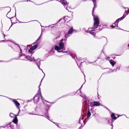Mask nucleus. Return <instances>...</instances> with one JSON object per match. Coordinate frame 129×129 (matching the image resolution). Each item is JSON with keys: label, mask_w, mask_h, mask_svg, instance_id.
Masks as SVG:
<instances>
[{"label": "nucleus", "mask_w": 129, "mask_h": 129, "mask_svg": "<svg viewBox=\"0 0 129 129\" xmlns=\"http://www.w3.org/2000/svg\"><path fill=\"white\" fill-rule=\"evenodd\" d=\"M63 39H62L60 41L61 42L59 43V46H54L55 49L57 51L59 52H62L63 53H68V52L67 51H63L62 50H65L64 48V44L62 42Z\"/></svg>", "instance_id": "obj_2"}, {"label": "nucleus", "mask_w": 129, "mask_h": 129, "mask_svg": "<svg viewBox=\"0 0 129 129\" xmlns=\"http://www.w3.org/2000/svg\"><path fill=\"white\" fill-rule=\"evenodd\" d=\"M128 14L126 13L127 15Z\"/></svg>", "instance_id": "obj_39"}, {"label": "nucleus", "mask_w": 129, "mask_h": 129, "mask_svg": "<svg viewBox=\"0 0 129 129\" xmlns=\"http://www.w3.org/2000/svg\"><path fill=\"white\" fill-rule=\"evenodd\" d=\"M13 102L14 103L15 105L16 106V107L19 110V111L18 112V114H19V112L20 111V108L19 107V106H20V104L19 103H18V101L16 100H13Z\"/></svg>", "instance_id": "obj_5"}, {"label": "nucleus", "mask_w": 129, "mask_h": 129, "mask_svg": "<svg viewBox=\"0 0 129 129\" xmlns=\"http://www.w3.org/2000/svg\"><path fill=\"white\" fill-rule=\"evenodd\" d=\"M33 50L31 48L29 50V52H31Z\"/></svg>", "instance_id": "obj_23"}, {"label": "nucleus", "mask_w": 129, "mask_h": 129, "mask_svg": "<svg viewBox=\"0 0 129 129\" xmlns=\"http://www.w3.org/2000/svg\"><path fill=\"white\" fill-rule=\"evenodd\" d=\"M3 34L4 35V38L5 37V35L4 34Z\"/></svg>", "instance_id": "obj_29"}, {"label": "nucleus", "mask_w": 129, "mask_h": 129, "mask_svg": "<svg viewBox=\"0 0 129 129\" xmlns=\"http://www.w3.org/2000/svg\"><path fill=\"white\" fill-rule=\"evenodd\" d=\"M68 21H70V20H68ZM67 21H68V20Z\"/></svg>", "instance_id": "obj_37"}, {"label": "nucleus", "mask_w": 129, "mask_h": 129, "mask_svg": "<svg viewBox=\"0 0 129 129\" xmlns=\"http://www.w3.org/2000/svg\"><path fill=\"white\" fill-rule=\"evenodd\" d=\"M10 116L11 117L13 118H14L17 116L16 115L12 113H10Z\"/></svg>", "instance_id": "obj_11"}, {"label": "nucleus", "mask_w": 129, "mask_h": 129, "mask_svg": "<svg viewBox=\"0 0 129 129\" xmlns=\"http://www.w3.org/2000/svg\"><path fill=\"white\" fill-rule=\"evenodd\" d=\"M101 39H103L104 41H107V38L104 37H101Z\"/></svg>", "instance_id": "obj_19"}, {"label": "nucleus", "mask_w": 129, "mask_h": 129, "mask_svg": "<svg viewBox=\"0 0 129 129\" xmlns=\"http://www.w3.org/2000/svg\"><path fill=\"white\" fill-rule=\"evenodd\" d=\"M39 63H40V62H39Z\"/></svg>", "instance_id": "obj_38"}, {"label": "nucleus", "mask_w": 129, "mask_h": 129, "mask_svg": "<svg viewBox=\"0 0 129 129\" xmlns=\"http://www.w3.org/2000/svg\"><path fill=\"white\" fill-rule=\"evenodd\" d=\"M61 1H62V4H67V2L66 0H60Z\"/></svg>", "instance_id": "obj_14"}, {"label": "nucleus", "mask_w": 129, "mask_h": 129, "mask_svg": "<svg viewBox=\"0 0 129 129\" xmlns=\"http://www.w3.org/2000/svg\"><path fill=\"white\" fill-rule=\"evenodd\" d=\"M43 79H42V80H41V81H42V80Z\"/></svg>", "instance_id": "obj_41"}, {"label": "nucleus", "mask_w": 129, "mask_h": 129, "mask_svg": "<svg viewBox=\"0 0 129 129\" xmlns=\"http://www.w3.org/2000/svg\"><path fill=\"white\" fill-rule=\"evenodd\" d=\"M112 26L113 27V28H114V26L113 25H112Z\"/></svg>", "instance_id": "obj_32"}, {"label": "nucleus", "mask_w": 129, "mask_h": 129, "mask_svg": "<svg viewBox=\"0 0 129 129\" xmlns=\"http://www.w3.org/2000/svg\"><path fill=\"white\" fill-rule=\"evenodd\" d=\"M100 103L98 102H94L93 103V106H98L100 105Z\"/></svg>", "instance_id": "obj_9"}, {"label": "nucleus", "mask_w": 129, "mask_h": 129, "mask_svg": "<svg viewBox=\"0 0 129 129\" xmlns=\"http://www.w3.org/2000/svg\"><path fill=\"white\" fill-rule=\"evenodd\" d=\"M4 96V97H5V96Z\"/></svg>", "instance_id": "obj_40"}, {"label": "nucleus", "mask_w": 129, "mask_h": 129, "mask_svg": "<svg viewBox=\"0 0 129 129\" xmlns=\"http://www.w3.org/2000/svg\"><path fill=\"white\" fill-rule=\"evenodd\" d=\"M21 55L20 56V59L21 60H26V58H24V57H22L21 56L22 55Z\"/></svg>", "instance_id": "obj_17"}, {"label": "nucleus", "mask_w": 129, "mask_h": 129, "mask_svg": "<svg viewBox=\"0 0 129 129\" xmlns=\"http://www.w3.org/2000/svg\"><path fill=\"white\" fill-rule=\"evenodd\" d=\"M4 41V40H2V41Z\"/></svg>", "instance_id": "obj_31"}, {"label": "nucleus", "mask_w": 129, "mask_h": 129, "mask_svg": "<svg viewBox=\"0 0 129 129\" xmlns=\"http://www.w3.org/2000/svg\"><path fill=\"white\" fill-rule=\"evenodd\" d=\"M74 31L75 30L73 29V27H71L69 30L68 33L65 35V39H67L70 36V35L72 34Z\"/></svg>", "instance_id": "obj_4"}, {"label": "nucleus", "mask_w": 129, "mask_h": 129, "mask_svg": "<svg viewBox=\"0 0 129 129\" xmlns=\"http://www.w3.org/2000/svg\"><path fill=\"white\" fill-rule=\"evenodd\" d=\"M13 122H12L9 124V129H13V123L16 124L17 123L18 120L16 117L13 118Z\"/></svg>", "instance_id": "obj_3"}, {"label": "nucleus", "mask_w": 129, "mask_h": 129, "mask_svg": "<svg viewBox=\"0 0 129 129\" xmlns=\"http://www.w3.org/2000/svg\"><path fill=\"white\" fill-rule=\"evenodd\" d=\"M110 59V58L109 57H108L107 58H106V59L107 60H109Z\"/></svg>", "instance_id": "obj_26"}, {"label": "nucleus", "mask_w": 129, "mask_h": 129, "mask_svg": "<svg viewBox=\"0 0 129 129\" xmlns=\"http://www.w3.org/2000/svg\"><path fill=\"white\" fill-rule=\"evenodd\" d=\"M46 116L47 117V118H49V116H48V115H46Z\"/></svg>", "instance_id": "obj_28"}, {"label": "nucleus", "mask_w": 129, "mask_h": 129, "mask_svg": "<svg viewBox=\"0 0 129 129\" xmlns=\"http://www.w3.org/2000/svg\"><path fill=\"white\" fill-rule=\"evenodd\" d=\"M71 56H72V57L73 58H74L75 60V58H76L77 59V56H76V55H75V54H72L71 55Z\"/></svg>", "instance_id": "obj_15"}, {"label": "nucleus", "mask_w": 129, "mask_h": 129, "mask_svg": "<svg viewBox=\"0 0 129 129\" xmlns=\"http://www.w3.org/2000/svg\"><path fill=\"white\" fill-rule=\"evenodd\" d=\"M37 64V66H38V68H39V69H40V66H39V65L38 64Z\"/></svg>", "instance_id": "obj_25"}, {"label": "nucleus", "mask_w": 129, "mask_h": 129, "mask_svg": "<svg viewBox=\"0 0 129 129\" xmlns=\"http://www.w3.org/2000/svg\"><path fill=\"white\" fill-rule=\"evenodd\" d=\"M92 1L93 2V3L94 5V7L93 8V10H92L93 12V11L94 10V8H96V4L95 0H92Z\"/></svg>", "instance_id": "obj_10"}, {"label": "nucleus", "mask_w": 129, "mask_h": 129, "mask_svg": "<svg viewBox=\"0 0 129 129\" xmlns=\"http://www.w3.org/2000/svg\"><path fill=\"white\" fill-rule=\"evenodd\" d=\"M41 70L42 71V72H43V71L42 70V69H41Z\"/></svg>", "instance_id": "obj_35"}, {"label": "nucleus", "mask_w": 129, "mask_h": 129, "mask_svg": "<svg viewBox=\"0 0 129 129\" xmlns=\"http://www.w3.org/2000/svg\"><path fill=\"white\" fill-rule=\"evenodd\" d=\"M92 15L93 17L94 20V26L93 28L89 27L88 28V32L89 33L92 35L94 34V32H92L91 31H93L94 29L97 28L99 24V19L97 16H95L93 15L92 14Z\"/></svg>", "instance_id": "obj_1"}, {"label": "nucleus", "mask_w": 129, "mask_h": 129, "mask_svg": "<svg viewBox=\"0 0 129 129\" xmlns=\"http://www.w3.org/2000/svg\"><path fill=\"white\" fill-rule=\"evenodd\" d=\"M40 96H41V99H42V101H43V102L44 103V98L42 97V95H41V94H40Z\"/></svg>", "instance_id": "obj_22"}, {"label": "nucleus", "mask_w": 129, "mask_h": 129, "mask_svg": "<svg viewBox=\"0 0 129 129\" xmlns=\"http://www.w3.org/2000/svg\"><path fill=\"white\" fill-rule=\"evenodd\" d=\"M6 8V7H3V8Z\"/></svg>", "instance_id": "obj_34"}, {"label": "nucleus", "mask_w": 129, "mask_h": 129, "mask_svg": "<svg viewBox=\"0 0 129 129\" xmlns=\"http://www.w3.org/2000/svg\"><path fill=\"white\" fill-rule=\"evenodd\" d=\"M67 17H68L67 16L65 17L64 18V20L66 19L67 18Z\"/></svg>", "instance_id": "obj_24"}, {"label": "nucleus", "mask_w": 129, "mask_h": 129, "mask_svg": "<svg viewBox=\"0 0 129 129\" xmlns=\"http://www.w3.org/2000/svg\"><path fill=\"white\" fill-rule=\"evenodd\" d=\"M125 17V16L123 15L122 17L117 20L113 24V25H114L115 26H117V24L119 21L123 19Z\"/></svg>", "instance_id": "obj_6"}, {"label": "nucleus", "mask_w": 129, "mask_h": 129, "mask_svg": "<svg viewBox=\"0 0 129 129\" xmlns=\"http://www.w3.org/2000/svg\"><path fill=\"white\" fill-rule=\"evenodd\" d=\"M111 117L112 119H116V117L115 116V114L114 113H112L111 114Z\"/></svg>", "instance_id": "obj_12"}, {"label": "nucleus", "mask_w": 129, "mask_h": 129, "mask_svg": "<svg viewBox=\"0 0 129 129\" xmlns=\"http://www.w3.org/2000/svg\"><path fill=\"white\" fill-rule=\"evenodd\" d=\"M35 98H37L38 100V101H39V97L37 96H34V100H35Z\"/></svg>", "instance_id": "obj_21"}, {"label": "nucleus", "mask_w": 129, "mask_h": 129, "mask_svg": "<svg viewBox=\"0 0 129 129\" xmlns=\"http://www.w3.org/2000/svg\"><path fill=\"white\" fill-rule=\"evenodd\" d=\"M109 62L112 65L113 67L116 63V62L113 60H109Z\"/></svg>", "instance_id": "obj_8"}, {"label": "nucleus", "mask_w": 129, "mask_h": 129, "mask_svg": "<svg viewBox=\"0 0 129 129\" xmlns=\"http://www.w3.org/2000/svg\"><path fill=\"white\" fill-rule=\"evenodd\" d=\"M8 62L7 61H5L2 60H0V62Z\"/></svg>", "instance_id": "obj_20"}, {"label": "nucleus", "mask_w": 129, "mask_h": 129, "mask_svg": "<svg viewBox=\"0 0 129 129\" xmlns=\"http://www.w3.org/2000/svg\"><path fill=\"white\" fill-rule=\"evenodd\" d=\"M46 102H48V103H50V102H48V101H46Z\"/></svg>", "instance_id": "obj_30"}, {"label": "nucleus", "mask_w": 129, "mask_h": 129, "mask_svg": "<svg viewBox=\"0 0 129 129\" xmlns=\"http://www.w3.org/2000/svg\"><path fill=\"white\" fill-rule=\"evenodd\" d=\"M8 13L7 14V15H6V16H7V17L8 18V17L7 16V15H8Z\"/></svg>", "instance_id": "obj_27"}, {"label": "nucleus", "mask_w": 129, "mask_h": 129, "mask_svg": "<svg viewBox=\"0 0 129 129\" xmlns=\"http://www.w3.org/2000/svg\"><path fill=\"white\" fill-rule=\"evenodd\" d=\"M20 50L21 51V49L20 48Z\"/></svg>", "instance_id": "obj_36"}, {"label": "nucleus", "mask_w": 129, "mask_h": 129, "mask_svg": "<svg viewBox=\"0 0 129 129\" xmlns=\"http://www.w3.org/2000/svg\"><path fill=\"white\" fill-rule=\"evenodd\" d=\"M126 11H125L124 13H126Z\"/></svg>", "instance_id": "obj_33"}, {"label": "nucleus", "mask_w": 129, "mask_h": 129, "mask_svg": "<svg viewBox=\"0 0 129 129\" xmlns=\"http://www.w3.org/2000/svg\"><path fill=\"white\" fill-rule=\"evenodd\" d=\"M37 45H35L34 46L32 47L31 48L33 50H34L35 49H36V48L37 47Z\"/></svg>", "instance_id": "obj_18"}, {"label": "nucleus", "mask_w": 129, "mask_h": 129, "mask_svg": "<svg viewBox=\"0 0 129 129\" xmlns=\"http://www.w3.org/2000/svg\"><path fill=\"white\" fill-rule=\"evenodd\" d=\"M91 113L89 111L88 112V113H87V117L88 118H89V117L91 115Z\"/></svg>", "instance_id": "obj_16"}, {"label": "nucleus", "mask_w": 129, "mask_h": 129, "mask_svg": "<svg viewBox=\"0 0 129 129\" xmlns=\"http://www.w3.org/2000/svg\"><path fill=\"white\" fill-rule=\"evenodd\" d=\"M21 56L24 57V58H26V60L27 59L31 61L32 60V58L29 56H26L25 55L23 54V55Z\"/></svg>", "instance_id": "obj_7"}, {"label": "nucleus", "mask_w": 129, "mask_h": 129, "mask_svg": "<svg viewBox=\"0 0 129 129\" xmlns=\"http://www.w3.org/2000/svg\"><path fill=\"white\" fill-rule=\"evenodd\" d=\"M38 59V58L36 56H35L33 57L32 60L33 59L34 61H36Z\"/></svg>", "instance_id": "obj_13"}]
</instances>
